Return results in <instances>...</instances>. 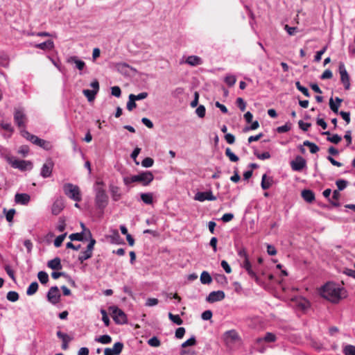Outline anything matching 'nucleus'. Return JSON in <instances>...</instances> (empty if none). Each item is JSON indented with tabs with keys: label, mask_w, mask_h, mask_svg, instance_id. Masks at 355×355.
I'll return each mask as SVG.
<instances>
[{
	"label": "nucleus",
	"mask_w": 355,
	"mask_h": 355,
	"mask_svg": "<svg viewBox=\"0 0 355 355\" xmlns=\"http://www.w3.org/2000/svg\"><path fill=\"white\" fill-rule=\"evenodd\" d=\"M238 255L242 259L241 266L245 269L251 279H254L258 285H261L262 281L257 275V272L259 270V268L256 264H252L246 250L244 248L240 249L238 251Z\"/></svg>",
	"instance_id": "f257e3e1"
},
{
	"label": "nucleus",
	"mask_w": 355,
	"mask_h": 355,
	"mask_svg": "<svg viewBox=\"0 0 355 355\" xmlns=\"http://www.w3.org/2000/svg\"><path fill=\"white\" fill-rule=\"evenodd\" d=\"M344 294L340 286L334 282H327L321 289V295L332 302H338Z\"/></svg>",
	"instance_id": "f03ea898"
},
{
	"label": "nucleus",
	"mask_w": 355,
	"mask_h": 355,
	"mask_svg": "<svg viewBox=\"0 0 355 355\" xmlns=\"http://www.w3.org/2000/svg\"><path fill=\"white\" fill-rule=\"evenodd\" d=\"M63 191L67 197L76 202H80L82 200L80 191L77 185L66 183L63 186Z\"/></svg>",
	"instance_id": "7ed1b4c3"
},
{
	"label": "nucleus",
	"mask_w": 355,
	"mask_h": 355,
	"mask_svg": "<svg viewBox=\"0 0 355 355\" xmlns=\"http://www.w3.org/2000/svg\"><path fill=\"white\" fill-rule=\"evenodd\" d=\"M108 204V196L103 188L96 189L95 205L97 209L103 211Z\"/></svg>",
	"instance_id": "20e7f679"
},
{
	"label": "nucleus",
	"mask_w": 355,
	"mask_h": 355,
	"mask_svg": "<svg viewBox=\"0 0 355 355\" xmlns=\"http://www.w3.org/2000/svg\"><path fill=\"white\" fill-rule=\"evenodd\" d=\"M6 160L13 168H18L21 171L31 170L33 168V164L31 161L17 159H12L10 157H6Z\"/></svg>",
	"instance_id": "39448f33"
},
{
	"label": "nucleus",
	"mask_w": 355,
	"mask_h": 355,
	"mask_svg": "<svg viewBox=\"0 0 355 355\" xmlns=\"http://www.w3.org/2000/svg\"><path fill=\"white\" fill-rule=\"evenodd\" d=\"M112 317L114 322L117 324H124L127 323V317L125 313L116 306L110 307Z\"/></svg>",
	"instance_id": "423d86ee"
},
{
	"label": "nucleus",
	"mask_w": 355,
	"mask_h": 355,
	"mask_svg": "<svg viewBox=\"0 0 355 355\" xmlns=\"http://www.w3.org/2000/svg\"><path fill=\"white\" fill-rule=\"evenodd\" d=\"M14 121L15 124L19 128H25L26 123V116L24 110L22 108H15L13 114Z\"/></svg>",
	"instance_id": "0eeeda50"
},
{
	"label": "nucleus",
	"mask_w": 355,
	"mask_h": 355,
	"mask_svg": "<svg viewBox=\"0 0 355 355\" xmlns=\"http://www.w3.org/2000/svg\"><path fill=\"white\" fill-rule=\"evenodd\" d=\"M90 87L92 89H84L83 91V94L87 97L89 102H92L95 99L96 95L99 91V83L97 80H94L91 83Z\"/></svg>",
	"instance_id": "6e6552de"
},
{
	"label": "nucleus",
	"mask_w": 355,
	"mask_h": 355,
	"mask_svg": "<svg viewBox=\"0 0 355 355\" xmlns=\"http://www.w3.org/2000/svg\"><path fill=\"white\" fill-rule=\"evenodd\" d=\"M60 291L56 286L51 287L46 294L48 301L54 305L60 302Z\"/></svg>",
	"instance_id": "1a4fd4ad"
},
{
	"label": "nucleus",
	"mask_w": 355,
	"mask_h": 355,
	"mask_svg": "<svg viewBox=\"0 0 355 355\" xmlns=\"http://www.w3.org/2000/svg\"><path fill=\"white\" fill-rule=\"evenodd\" d=\"M338 70L340 75V81L345 89L348 90L350 88L349 76L343 63L340 62L339 64Z\"/></svg>",
	"instance_id": "9d476101"
},
{
	"label": "nucleus",
	"mask_w": 355,
	"mask_h": 355,
	"mask_svg": "<svg viewBox=\"0 0 355 355\" xmlns=\"http://www.w3.org/2000/svg\"><path fill=\"white\" fill-rule=\"evenodd\" d=\"M54 163L51 159H48L43 164L40 171V175L43 178H47L51 176Z\"/></svg>",
	"instance_id": "9b49d317"
},
{
	"label": "nucleus",
	"mask_w": 355,
	"mask_h": 355,
	"mask_svg": "<svg viewBox=\"0 0 355 355\" xmlns=\"http://www.w3.org/2000/svg\"><path fill=\"white\" fill-rule=\"evenodd\" d=\"M306 159L300 155L296 156L295 159L291 162V168L294 171H301L306 167Z\"/></svg>",
	"instance_id": "f8f14e48"
},
{
	"label": "nucleus",
	"mask_w": 355,
	"mask_h": 355,
	"mask_svg": "<svg viewBox=\"0 0 355 355\" xmlns=\"http://www.w3.org/2000/svg\"><path fill=\"white\" fill-rule=\"evenodd\" d=\"M194 200L200 201V202H204L205 200H216V197L213 195V193L211 190L201 192L198 191L195 194Z\"/></svg>",
	"instance_id": "ddd939ff"
},
{
	"label": "nucleus",
	"mask_w": 355,
	"mask_h": 355,
	"mask_svg": "<svg viewBox=\"0 0 355 355\" xmlns=\"http://www.w3.org/2000/svg\"><path fill=\"white\" fill-rule=\"evenodd\" d=\"M56 336L58 338L62 340V349L63 350H67L69 349V343L73 339V336L64 333L61 331H58L56 332Z\"/></svg>",
	"instance_id": "4468645a"
},
{
	"label": "nucleus",
	"mask_w": 355,
	"mask_h": 355,
	"mask_svg": "<svg viewBox=\"0 0 355 355\" xmlns=\"http://www.w3.org/2000/svg\"><path fill=\"white\" fill-rule=\"evenodd\" d=\"M225 297V294L223 291H216L211 292L206 297L209 303H214L223 300Z\"/></svg>",
	"instance_id": "2eb2a0df"
},
{
	"label": "nucleus",
	"mask_w": 355,
	"mask_h": 355,
	"mask_svg": "<svg viewBox=\"0 0 355 355\" xmlns=\"http://www.w3.org/2000/svg\"><path fill=\"white\" fill-rule=\"evenodd\" d=\"M139 182L144 186L148 185L154 179V175L150 171H143L139 174Z\"/></svg>",
	"instance_id": "dca6fc26"
},
{
	"label": "nucleus",
	"mask_w": 355,
	"mask_h": 355,
	"mask_svg": "<svg viewBox=\"0 0 355 355\" xmlns=\"http://www.w3.org/2000/svg\"><path fill=\"white\" fill-rule=\"evenodd\" d=\"M109 191L113 201L117 202L121 198L122 193L121 192V189L118 186L114 185L112 184H110Z\"/></svg>",
	"instance_id": "f3484780"
},
{
	"label": "nucleus",
	"mask_w": 355,
	"mask_h": 355,
	"mask_svg": "<svg viewBox=\"0 0 355 355\" xmlns=\"http://www.w3.org/2000/svg\"><path fill=\"white\" fill-rule=\"evenodd\" d=\"M64 205L63 200L62 198H57L52 205L51 213L55 216L58 215L64 209Z\"/></svg>",
	"instance_id": "a211bd4d"
},
{
	"label": "nucleus",
	"mask_w": 355,
	"mask_h": 355,
	"mask_svg": "<svg viewBox=\"0 0 355 355\" xmlns=\"http://www.w3.org/2000/svg\"><path fill=\"white\" fill-rule=\"evenodd\" d=\"M224 336L227 343H234L240 339L238 333L234 329L226 331Z\"/></svg>",
	"instance_id": "6ab92c4d"
},
{
	"label": "nucleus",
	"mask_w": 355,
	"mask_h": 355,
	"mask_svg": "<svg viewBox=\"0 0 355 355\" xmlns=\"http://www.w3.org/2000/svg\"><path fill=\"white\" fill-rule=\"evenodd\" d=\"M15 202L23 205H27L31 200V196L27 193H16Z\"/></svg>",
	"instance_id": "aec40b11"
},
{
	"label": "nucleus",
	"mask_w": 355,
	"mask_h": 355,
	"mask_svg": "<svg viewBox=\"0 0 355 355\" xmlns=\"http://www.w3.org/2000/svg\"><path fill=\"white\" fill-rule=\"evenodd\" d=\"M277 340L276 336L271 332H267L263 337L257 338L256 340V343L259 344L263 341L266 343H273Z\"/></svg>",
	"instance_id": "412c9836"
},
{
	"label": "nucleus",
	"mask_w": 355,
	"mask_h": 355,
	"mask_svg": "<svg viewBox=\"0 0 355 355\" xmlns=\"http://www.w3.org/2000/svg\"><path fill=\"white\" fill-rule=\"evenodd\" d=\"M68 63H74L76 67L79 70H83L85 67V62L80 59L77 56H71L67 58Z\"/></svg>",
	"instance_id": "4be33fe9"
},
{
	"label": "nucleus",
	"mask_w": 355,
	"mask_h": 355,
	"mask_svg": "<svg viewBox=\"0 0 355 355\" xmlns=\"http://www.w3.org/2000/svg\"><path fill=\"white\" fill-rule=\"evenodd\" d=\"M273 183L272 177H267L266 174H263L261 178V187L263 190L268 189Z\"/></svg>",
	"instance_id": "5701e85b"
},
{
	"label": "nucleus",
	"mask_w": 355,
	"mask_h": 355,
	"mask_svg": "<svg viewBox=\"0 0 355 355\" xmlns=\"http://www.w3.org/2000/svg\"><path fill=\"white\" fill-rule=\"evenodd\" d=\"M302 197L307 202H312L315 200V194L310 189H304L302 191Z\"/></svg>",
	"instance_id": "b1692460"
},
{
	"label": "nucleus",
	"mask_w": 355,
	"mask_h": 355,
	"mask_svg": "<svg viewBox=\"0 0 355 355\" xmlns=\"http://www.w3.org/2000/svg\"><path fill=\"white\" fill-rule=\"evenodd\" d=\"M47 266L49 268L53 270H61L62 266L61 265L60 259L58 257H55L52 260H50L47 263Z\"/></svg>",
	"instance_id": "393cba45"
},
{
	"label": "nucleus",
	"mask_w": 355,
	"mask_h": 355,
	"mask_svg": "<svg viewBox=\"0 0 355 355\" xmlns=\"http://www.w3.org/2000/svg\"><path fill=\"white\" fill-rule=\"evenodd\" d=\"M186 63L191 66H198L202 63V59L196 55H189L186 60Z\"/></svg>",
	"instance_id": "a878e982"
},
{
	"label": "nucleus",
	"mask_w": 355,
	"mask_h": 355,
	"mask_svg": "<svg viewBox=\"0 0 355 355\" xmlns=\"http://www.w3.org/2000/svg\"><path fill=\"white\" fill-rule=\"evenodd\" d=\"M35 46L42 50H51L54 47L53 42L51 40H46L44 42L37 44Z\"/></svg>",
	"instance_id": "bb28decb"
},
{
	"label": "nucleus",
	"mask_w": 355,
	"mask_h": 355,
	"mask_svg": "<svg viewBox=\"0 0 355 355\" xmlns=\"http://www.w3.org/2000/svg\"><path fill=\"white\" fill-rule=\"evenodd\" d=\"M340 197V193L339 191L334 190L331 196V198L329 199V202L334 207H339L340 203L338 202V200Z\"/></svg>",
	"instance_id": "cd10ccee"
},
{
	"label": "nucleus",
	"mask_w": 355,
	"mask_h": 355,
	"mask_svg": "<svg viewBox=\"0 0 355 355\" xmlns=\"http://www.w3.org/2000/svg\"><path fill=\"white\" fill-rule=\"evenodd\" d=\"M336 103H335L334 102V100L332 98H330L329 100V107L331 108V110L336 114H338V107L340 106V103H341L342 101V99H340V98L338 97H336Z\"/></svg>",
	"instance_id": "c85d7f7f"
},
{
	"label": "nucleus",
	"mask_w": 355,
	"mask_h": 355,
	"mask_svg": "<svg viewBox=\"0 0 355 355\" xmlns=\"http://www.w3.org/2000/svg\"><path fill=\"white\" fill-rule=\"evenodd\" d=\"M141 200L146 205H151L153 202V195L152 193H141Z\"/></svg>",
	"instance_id": "c756f323"
},
{
	"label": "nucleus",
	"mask_w": 355,
	"mask_h": 355,
	"mask_svg": "<svg viewBox=\"0 0 355 355\" xmlns=\"http://www.w3.org/2000/svg\"><path fill=\"white\" fill-rule=\"evenodd\" d=\"M322 135H329V137H327V140L333 144H338L342 138L340 136H339L337 134H334L332 135H330L329 132V131H327V132H322Z\"/></svg>",
	"instance_id": "7c9ffc66"
},
{
	"label": "nucleus",
	"mask_w": 355,
	"mask_h": 355,
	"mask_svg": "<svg viewBox=\"0 0 355 355\" xmlns=\"http://www.w3.org/2000/svg\"><path fill=\"white\" fill-rule=\"evenodd\" d=\"M200 282L203 284H209L212 282V278L208 272L203 271L201 273Z\"/></svg>",
	"instance_id": "2f4dec72"
},
{
	"label": "nucleus",
	"mask_w": 355,
	"mask_h": 355,
	"mask_svg": "<svg viewBox=\"0 0 355 355\" xmlns=\"http://www.w3.org/2000/svg\"><path fill=\"white\" fill-rule=\"evenodd\" d=\"M95 341L101 344L107 345L112 342V338L110 336L105 334L99 337L95 338Z\"/></svg>",
	"instance_id": "473e14b6"
},
{
	"label": "nucleus",
	"mask_w": 355,
	"mask_h": 355,
	"mask_svg": "<svg viewBox=\"0 0 355 355\" xmlns=\"http://www.w3.org/2000/svg\"><path fill=\"white\" fill-rule=\"evenodd\" d=\"M39 285L37 282H32L26 290L27 295H34L38 290Z\"/></svg>",
	"instance_id": "72a5a7b5"
},
{
	"label": "nucleus",
	"mask_w": 355,
	"mask_h": 355,
	"mask_svg": "<svg viewBox=\"0 0 355 355\" xmlns=\"http://www.w3.org/2000/svg\"><path fill=\"white\" fill-rule=\"evenodd\" d=\"M123 343L122 342H116L114 344L113 347L111 349L112 352L115 354V355H119L123 349Z\"/></svg>",
	"instance_id": "f704fd0d"
},
{
	"label": "nucleus",
	"mask_w": 355,
	"mask_h": 355,
	"mask_svg": "<svg viewBox=\"0 0 355 355\" xmlns=\"http://www.w3.org/2000/svg\"><path fill=\"white\" fill-rule=\"evenodd\" d=\"M303 146H308L309 148L310 152L313 154L316 153L320 150L319 147L315 144L312 143L308 140L304 141Z\"/></svg>",
	"instance_id": "c9c22d12"
},
{
	"label": "nucleus",
	"mask_w": 355,
	"mask_h": 355,
	"mask_svg": "<svg viewBox=\"0 0 355 355\" xmlns=\"http://www.w3.org/2000/svg\"><path fill=\"white\" fill-rule=\"evenodd\" d=\"M93 255L92 252H89L87 250H85L80 253V254L78 256V261L80 263H83L85 261L90 259Z\"/></svg>",
	"instance_id": "e433bc0d"
},
{
	"label": "nucleus",
	"mask_w": 355,
	"mask_h": 355,
	"mask_svg": "<svg viewBox=\"0 0 355 355\" xmlns=\"http://www.w3.org/2000/svg\"><path fill=\"white\" fill-rule=\"evenodd\" d=\"M343 352L344 355H355V346L352 345H343Z\"/></svg>",
	"instance_id": "4c0bfd02"
},
{
	"label": "nucleus",
	"mask_w": 355,
	"mask_h": 355,
	"mask_svg": "<svg viewBox=\"0 0 355 355\" xmlns=\"http://www.w3.org/2000/svg\"><path fill=\"white\" fill-rule=\"evenodd\" d=\"M109 238L112 243L120 244L122 241L118 231L116 230L114 231L112 235H110Z\"/></svg>",
	"instance_id": "58836bf2"
},
{
	"label": "nucleus",
	"mask_w": 355,
	"mask_h": 355,
	"mask_svg": "<svg viewBox=\"0 0 355 355\" xmlns=\"http://www.w3.org/2000/svg\"><path fill=\"white\" fill-rule=\"evenodd\" d=\"M9 64V58L3 52H0V67H8Z\"/></svg>",
	"instance_id": "ea45409f"
},
{
	"label": "nucleus",
	"mask_w": 355,
	"mask_h": 355,
	"mask_svg": "<svg viewBox=\"0 0 355 355\" xmlns=\"http://www.w3.org/2000/svg\"><path fill=\"white\" fill-rule=\"evenodd\" d=\"M37 277L41 284H45L49 282V275L44 271H40Z\"/></svg>",
	"instance_id": "a19ab883"
},
{
	"label": "nucleus",
	"mask_w": 355,
	"mask_h": 355,
	"mask_svg": "<svg viewBox=\"0 0 355 355\" xmlns=\"http://www.w3.org/2000/svg\"><path fill=\"white\" fill-rule=\"evenodd\" d=\"M225 155L229 157L230 160L233 162L239 161V157L232 152L230 148H227L225 150Z\"/></svg>",
	"instance_id": "79ce46f5"
},
{
	"label": "nucleus",
	"mask_w": 355,
	"mask_h": 355,
	"mask_svg": "<svg viewBox=\"0 0 355 355\" xmlns=\"http://www.w3.org/2000/svg\"><path fill=\"white\" fill-rule=\"evenodd\" d=\"M7 300L10 302H15L19 300V294L16 291H9L6 295Z\"/></svg>",
	"instance_id": "37998d69"
},
{
	"label": "nucleus",
	"mask_w": 355,
	"mask_h": 355,
	"mask_svg": "<svg viewBox=\"0 0 355 355\" xmlns=\"http://www.w3.org/2000/svg\"><path fill=\"white\" fill-rule=\"evenodd\" d=\"M3 212L6 214V220L9 223L12 222L13 220L14 215L15 214V209H10L9 210H6V208L3 209Z\"/></svg>",
	"instance_id": "c03bdc74"
},
{
	"label": "nucleus",
	"mask_w": 355,
	"mask_h": 355,
	"mask_svg": "<svg viewBox=\"0 0 355 355\" xmlns=\"http://www.w3.org/2000/svg\"><path fill=\"white\" fill-rule=\"evenodd\" d=\"M236 78L234 75H227L225 78V83L229 86L232 87L236 83Z\"/></svg>",
	"instance_id": "a18cd8bd"
},
{
	"label": "nucleus",
	"mask_w": 355,
	"mask_h": 355,
	"mask_svg": "<svg viewBox=\"0 0 355 355\" xmlns=\"http://www.w3.org/2000/svg\"><path fill=\"white\" fill-rule=\"evenodd\" d=\"M168 318L173 323L178 325H180L183 322L179 315H173L171 313H169Z\"/></svg>",
	"instance_id": "49530a36"
},
{
	"label": "nucleus",
	"mask_w": 355,
	"mask_h": 355,
	"mask_svg": "<svg viewBox=\"0 0 355 355\" xmlns=\"http://www.w3.org/2000/svg\"><path fill=\"white\" fill-rule=\"evenodd\" d=\"M21 135L23 137L26 138L31 143L36 137L35 135L31 134L28 131L26 130L25 129L21 130Z\"/></svg>",
	"instance_id": "de8ad7c7"
},
{
	"label": "nucleus",
	"mask_w": 355,
	"mask_h": 355,
	"mask_svg": "<svg viewBox=\"0 0 355 355\" xmlns=\"http://www.w3.org/2000/svg\"><path fill=\"white\" fill-rule=\"evenodd\" d=\"M67 236V233H64L61 235H59L58 236H57L55 238V239L54 240V245L55 247L56 248H59L61 246L64 239H65Z\"/></svg>",
	"instance_id": "09e8293b"
},
{
	"label": "nucleus",
	"mask_w": 355,
	"mask_h": 355,
	"mask_svg": "<svg viewBox=\"0 0 355 355\" xmlns=\"http://www.w3.org/2000/svg\"><path fill=\"white\" fill-rule=\"evenodd\" d=\"M83 234V232L80 233H73L70 234L69 238L71 239V241H82L84 240Z\"/></svg>",
	"instance_id": "8fccbe9b"
},
{
	"label": "nucleus",
	"mask_w": 355,
	"mask_h": 355,
	"mask_svg": "<svg viewBox=\"0 0 355 355\" xmlns=\"http://www.w3.org/2000/svg\"><path fill=\"white\" fill-rule=\"evenodd\" d=\"M347 181L345 180H336V184L338 187V190L337 191H343V189H345L347 186Z\"/></svg>",
	"instance_id": "3c124183"
},
{
	"label": "nucleus",
	"mask_w": 355,
	"mask_h": 355,
	"mask_svg": "<svg viewBox=\"0 0 355 355\" xmlns=\"http://www.w3.org/2000/svg\"><path fill=\"white\" fill-rule=\"evenodd\" d=\"M196 114L200 117V118H203L205 117V113H206V109H205V107L202 105H200L196 110Z\"/></svg>",
	"instance_id": "603ef678"
},
{
	"label": "nucleus",
	"mask_w": 355,
	"mask_h": 355,
	"mask_svg": "<svg viewBox=\"0 0 355 355\" xmlns=\"http://www.w3.org/2000/svg\"><path fill=\"white\" fill-rule=\"evenodd\" d=\"M327 47L324 46L321 50L316 52L315 56H314V61L315 62H320L321 60L322 55L325 53L327 51Z\"/></svg>",
	"instance_id": "864d4df0"
},
{
	"label": "nucleus",
	"mask_w": 355,
	"mask_h": 355,
	"mask_svg": "<svg viewBox=\"0 0 355 355\" xmlns=\"http://www.w3.org/2000/svg\"><path fill=\"white\" fill-rule=\"evenodd\" d=\"M254 154L258 159H261V160L267 159L270 157V154L269 152H264L262 153H259L257 151H254Z\"/></svg>",
	"instance_id": "5fc2aeb1"
},
{
	"label": "nucleus",
	"mask_w": 355,
	"mask_h": 355,
	"mask_svg": "<svg viewBox=\"0 0 355 355\" xmlns=\"http://www.w3.org/2000/svg\"><path fill=\"white\" fill-rule=\"evenodd\" d=\"M154 164V160L150 157H146L141 162L142 166L145 168L151 167Z\"/></svg>",
	"instance_id": "6e6d98bb"
},
{
	"label": "nucleus",
	"mask_w": 355,
	"mask_h": 355,
	"mask_svg": "<svg viewBox=\"0 0 355 355\" xmlns=\"http://www.w3.org/2000/svg\"><path fill=\"white\" fill-rule=\"evenodd\" d=\"M128 98H129V100H128V101L127 103V109L129 111H132L134 108L136 107L137 104L135 103V99L133 98V96H131L129 95Z\"/></svg>",
	"instance_id": "4d7b16f0"
},
{
	"label": "nucleus",
	"mask_w": 355,
	"mask_h": 355,
	"mask_svg": "<svg viewBox=\"0 0 355 355\" xmlns=\"http://www.w3.org/2000/svg\"><path fill=\"white\" fill-rule=\"evenodd\" d=\"M101 313L102 315V320H103L105 326L108 327L110 325V319H109V317L107 315L106 311L104 309H101Z\"/></svg>",
	"instance_id": "13d9d810"
},
{
	"label": "nucleus",
	"mask_w": 355,
	"mask_h": 355,
	"mask_svg": "<svg viewBox=\"0 0 355 355\" xmlns=\"http://www.w3.org/2000/svg\"><path fill=\"white\" fill-rule=\"evenodd\" d=\"M196 343V338H195V336H192L182 344V347L184 348L188 346H193V345H195Z\"/></svg>",
	"instance_id": "bf43d9fd"
},
{
	"label": "nucleus",
	"mask_w": 355,
	"mask_h": 355,
	"mask_svg": "<svg viewBox=\"0 0 355 355\" xmlns=\"http://www.w3.org/2000/svg\"><path fill=\"white\" fill-rule=\"evenodd\" d=\"M148 343L149 345L155 347H159L161 344L159 340L156 336H153L151 338H150L148 340Z\"/></svg>",
	"instance_id": "052dcab7"
},
{
	"label": "nucleus",
	"mask_w": 355,
	"mask_h": 355,
	"mask_svg": "<svg viewBox=\"0 0 355 355\" xmlns=\"http://www.w3.org/2000/svg\"><path fill=\"white\" fill-rule=\"evenodd\" d=\"M291 124L287 123H286L284 125L279 126L277 128V132L278 133H284V132H286L289 131L291 130Z\"/></svg>",
	"instance_id": "680f3d73"
},
{
	"label": "nucleus",
	"mask_w": 355,
	"mask_h": 355,
	"mask_svg": "<svg viewBox=\"0 0 355 355\" xmlns=\"http://www.w3.org/2000/svg\"><path fill=\"white\" fill-rule=\"evenodd\" d=\"M65 220L63 218H60L58 220V224L56 227L57 230L62 232L65 230Z\"/></svg>",
	"instance_id": "e2e57ef3"
},
{
	"label": "nucleus",
	"mask_w": 355,
	"mask_h": 355,
	"mask_svg": "<svg viewBox=\"0 0 355 355\" xmlns=\"http://www.w3.org/2000/svg\"><path fill=\"white\" fill-rule=\"evenodd\" d=\"M236 105L239 107V109L242 112H243L245 110L246 103L242 98H241V97L237 98V99L236 101Z\"/></svg>",
	"instance_id": "0e129e2a"
},
{
	"label": "nucleus",
	"mask_w": 355,
	"mask_h": 355,
	"mask_svg": "<svg viewBox=\"0 0 355 355\" xmlns=\"http://www.w3.org/2000/svg\"><path fill=\"white\" fill-rule=\"evenodd\" d=\"M141 152V148L139 147H136L130 155V157L135 162L136 164H139V162H137V157Z\"/></svg>",
	"instance_id": "69168bd1"
},
{
	"label": "nucleus",
	"mask_w": 355,
	"mask_h": 355,
	"mask_svg": "<svg viewBox=\"0 0 355 355\" xmlns=\"http://www.w3.org/2000/svg\"><path fill=\"white\" fill-rule=\"evenodd\" d=\"M111 94L115 97H120L121 94V90L119 86H114L111 88Z\"/></svg>",
	"instance_id": "338daca9"
},
{
	"label": "nucleus",
	"mask_w": 355,
	"mask_h": 355,
	"mask_svg": "<svg viewBox=\"0 0 355 355\" xmlns=\"http://www.w3.org/2000/svg\"><path fill=\"white\" fill-rule=\"evenodd\" d=\"M212 315V311L211 310H207L202 313L201 318L203 320H209L211 318Z\"/></svg>",
	"instance_id": "774afa93"
}]
</instances>
